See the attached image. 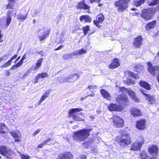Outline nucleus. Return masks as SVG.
<instances>
[{"label": "nucleus", "instance_id": "cd10ccee", "mask_svg": "<svg viewBox=\"0 0 159 159\" xmlns=\"http://www.w3.org/2000/svg\"><path fill=\"white\" fill-rule=\"evenodd\" d=\"M86 52L87 51L86 50L81 49L74 52H73V54L74 55H80L82 54H85Z\"/></svg>", "mask_w": 159, "mask_h": 159}, {"label": "nucleus", "instance_id": "f03ea898", "mask_svg": "<svg viewBox=\"0 0 159 159\" xmlns=\"http://www.w3.org/2000/svg\"><path fill=\"white\" fill-rule=\"evenodd\" d=\"M92 129H84L76 131L74 133V139L75 140L80 141L82 140L85 139L89 135V131Z\"/></svg>", "mask_w": 159, "mask_h": 159}, {"label": "nucleus", "instance_id": "37998d69", "mask_svg": "<svg viewBox=\"0 0 159 159\" xmlns=\"http://www.w3.org/2000/svg\"><path fill=\"white\" fill-rule=\"evenodd\" d=\"M11 62H10L9 61L6 62L2 66L3 68L7 67L11 64Z\"/></svg>", "mask_w": 159, "mask_h": 159}, {"label": "nucleus", "instance_id": "f8f14e48", "mask_svg": "<svg viewBox=\"0 0 159 159\" xmlns=\"http://www.w3.org/2000/svg\"><path fill=\"white\" fill-rule=\"evenodd\" d=\"M131 114L134 117L139 116L142 115V112L138 108H132L130 110Z\"/></svg>", "mask_w": 159, "mask_h": 159}, {"label": "nucleus", "instance_id": "e433bc0d", "mask_svg": "<svg viewBox=\"0 0 159 159\" xmlns=\"http://www.w3.org/2000/svg\"><path fill=\"white\" fill-rule=\"evenodd\" d=\"M77 76V78L76 79H77L79 77V75H77L75 74L74 75H71L69 77V78H66L65 79H62L61 80H62V81L63 82H66L67 81V80H68V79H69L70 78H71V77H73V76Z\"/></svg>", "mask_w": 159, "mask_h": 159}, {"label": "nucleus", "instance_id": "f257e3e1", "mask_svg": "<svg viewBox=\"0 0 159 159\" xmlns=\"http://www.w3.org/2000/svg\"><path fill=\"white\" fill-rule=\"evenodd\" d=\"M116 101L118 103L119 105L116 103L110 104L107 106L109 110L111 111H121L124 110L123 106H126L128 100V98L124 95H119L116 98Z\"/></svg>", "mask_w": 159, "mask_h": 159}, {"label": "nucleus", "instance_id": "774afa93", "mask_svg": "<svg viewBox=\"0 0 159 159\" xmlns=\"http://www.w3.org/2000/svg\"><path fill=\"white\" fill-rule=\"evenodd\" d=\"M157 79L159 83V73L158 74V75H157Z\"/></svg>", "mask_w": 159, "mask_h": 159}, {"label": "nucleus", "instance_id": "aec40b11", "mask_svg": "<svg viewBox=\"0 0 159 159\" xmlns=\"http://www.w3.org/2000/svg\"><path fill=\"white\" fill-rule=\"evenodd\" d=\"M12 12V11H8L7 13V15L5 20L6 22V26H8L11 23V16L10 15V14Z\"/></svg>", "mask_w": 159, "mask_h": 159}, {"label": "nucleus", "instance_id": "412c9836", "mask_svg": "<svg viewBox=\"0 0 159 159\" xmlns=\"http://www.w3.org/2000/svg\"><path fill=\"white\" fill-rule=\"evenodd\" d=\"M80 20L81 21H84L85 22H90L92 19L89 15H84L80 16Z\"/></svg>", "mask_w": 159, "mask_h": 159}, {"label": "nucleus", "instance_id": "f3484780", "mask_svg": "<svg viewBox=\"0 0 159 159\" xmlns=\"http://www.w3.org/2000/svg\"><path fill=\"white\" fill-rule=\"evenodd\" d=\"M120 64L119 60L117 59H115L113 60L112 63L110 65L109 68L110 69H114L119 66Z\"/></svg>", "mask_w": 159, "mask_h": 159}, {"label": "nucleus", "instance_id": "0e129e2a", "mask_svg": "<svg viewBox=\"0 0 159 159\" xmlns=\"http://www.w3.org/2000/svg\"><path fill=\"white\" fill-rule=\"evenodd\" d=\"M94 93H92L91 94H89V95H88V96H87H87H91V97H93L94 95Z\"/></svg>", "mask_w": 159, "mask_h": 159}, {"label": "nucleus", "instance_id": "f704fd0d", "mask_svg": "<svg viewBox=\"0 0 159 159\" xmlns=\"http://www.w3.org/2000/svg\"><path fill=\"white\" fill-rule=\"evenodd\" d=\"M128 73L129 75L131 77H133L135 79H138L139 78V75L136 73L132 72L130 71H129Z\"/></svg>", "mask_w": 159, "mask_h": 159}, {"label": "nucleus", "instance_id": "dca6fc26", "mask_svg": "<svg viewBox=\"0 0 159 159\" xmlns=\"http://www.w3.org/2000/svg\"><path fill=\"white\" fill-rule=\"evenodd\" d=\"M142 38L141 36H139L135 39L134 43V46L136 48H139L142 44Z\"/></svg>", "mask_w": 159, "mask_h": 159}, {"label": "nucleus", "instance_id": "338daca9", "mask_svg": "<svg viewBox=\"0 0 159 159\" xmlns=\"http://www.w3.org/2000/svg\"><path fill=\"white\" fill-rule=\"evenodd\" d=\"M43 102V101H42V100H41L40 99V100L38 102L39 105H40Z\"/></svg>", "mask_w": 159, "mask_h": 159}, {"label": "nucleus", "instance_id": "2f4dec72", "mask_svg": "<svg viewBox=\"0 0 159 159\" xmlns=\"http://www.w3.org/2000/svg\"><path fill=\"white\" fill-rule=\"evenodd\" d=\"M148 66V70H159V68H158V67L157 66H153L151 62H148L147 63Z\"/></svg>", "mask_w": 159, "mask_h": 159}, {"label": "nucleus", "instance_id": "bb28decb", "mask_svg": "<svg viewBox=\"0 0 159 159\" xmlns=\"http://www.w3.org/2000/svg\"><path fill=\"white\" fill-rule=\"evenodd\" d=\"M156 24V21L154 20L151 22L149 23L148 24L146 25V28L147 30H149L151 28H153Z\"/></svg>", "mask_w": 159, "mask_h": 159}, {"label": "nucleus", "instance_id": "8fccbe9b", "mask_svg": "<svg viewBox=\"0 0 159 159\" xmlns=\"http://www.w3.org/2000/svg\"><path fill=\"white\" fill-rule=\"evenodd\" d=\"M83 145L84 147L87 148H88V147L90 145V142H87V143H84L83 144Z\"/></svg>", "mask_w": 159, "mask_h": 159}, {"label": "nucleus", "instance_id": "1a4fd4ad", "mask_svg": "<svg viewBox=\"0 0 159 159\" xmlns=\"http://www.w3.org/2000/svg\"><path fill=\"white\" fill-rule=\"evenodd\" d=\"M153 11L151 9L145 10L143 11V13L141 15V16L146 20H150L152 17Z\"/></svg>", "mask_w": 159, "mask_h": 159}, {"label": "nucleus", "instance_id": "c9c22d12", "mask_svg": "<svg viewBox=\"0 0 159 159\" xmlns=\"http://www.w3.org/2000/svg\"><path fill=\"white\" fill-rule=\"evenodd\" d=\"M6 128V126L4 124H0V133H4L5 132L3 130V129Z\"/></svg>", "mask_w": 159, "mask_h": 159}, {"label": "nucleus", "instance_id": "c03bdc74", "mask_svg": "<svg viewBox=\"0 0 159 159\" xmlns=\"http://www.w3.org/2000/svg\"><path fill=\"white\" fill-rule=\"evenodd\" d=\"M22 159H29L30 157L27 155H25L21 154L20 155Z\"/></svg>", "mask_w": 159, "mask_h": 159}, {"label": "nucleus", "instance_id": "b1692460", "mask_svg": "<svg viewBox=\"0 0 159 159\" xmlns=\"http://www.w3.org/2000/svg\"><path fill=\"white\" fill-rule=\"evenodd\" d=\"M25 59V54H24L21 60L16 65H13L11 69H15L17 67L20 66L23 64V61Z\"/></svg>", "mask_w": 159, "mask_h": 159}, {"label": "nucleus", "instance_id": "4be33fe9", "mask_svg": "<svg viewBox=\"0 0 159 159\" xmlns=\"http://www.w3.org/2000/svg\"><path fill=\"white\" fill-rule=\"evenodd\" d=\"M140 85L147 90H150L151 88V86L148 83L143 81H141L139 82Z\"/></svg>", "mask_w": 159, "mask_h": 159}, {"label": "nucleus", "instance_id": "0eeeda50", "mask_svg": "<svg viewBox=\"0 0 159 159\" xmlns=\"http://www.w3.org/2000/svg\"><path fill=\"white\" fill-rule=\"evenodd\" d=\"M113 125L116 127H121L124 125V121L123 119L119 116L115 115L113 116Z\"/></svg>", "mask_w": 159, "mask_h": 159}, {"label": "nucleus", "instance_id": "9d476101", "mask_svg": "<svg viewBox=\"0 0 159 159\" xmlns=\"http://www.w3.org/2000/svg\"><path fill=\"white\" fill-rule=\"evenodd\" d=\"M140 92L143 93L146 99L148 101V103L150 104H154L155 101V99L154 97L150 95H148L144 93V91L142 89L139 90Z\"/></svg>", "mask_w": 159, "mask_h": 159}, {"label": "nucleus", "instance_id": "69168bd1", "mask_svg": "<svg viewBox=\"0 0 159 159\" xmlns=\"http://www.w3.org/2000/svg\"><path fill=\"white\" fill-rule=\"evenodd\" d=\"M9 2H12V3H14L15 2V0H8Z\"/></svg>", "mask_w": 159, "mask_h": 159}, {"label": "nucleus", "instance_id": "a211bd4d", "mask_svg": "<svg viewBox=\"0 0 159 159\" xmlns=\"http://www.w3.org/2000/svg\"><path fill=\"white\" fill-rule=\"evenodd\" d=\"M148 152L151 153H155L157 155L158 153V148L156 145H152L149 148Z\"/></svg>", "mask_w": 159, "mask_h": 159}, {"label": "nucleus", "instance_id": "de8ad7c7", "mask_svg": "<svg viewBox=\"0 0 159 159\" xmlns=\"http://www.w3.org/2000/svg\"><path fill=\"white\" fill-rule=\"evenodd\" d=\"M134 68L137 69H141L142 68V65H136L134 66Z\"/></svg>", "mask_w": 159, "mask_h": 159}, {"label": "nucleus", "instance_id": "a19ab883", "mask_svg": "<svg viewBox=\"0 0 159 159\" xmlns=\"http://www.w3.org/2000/svg\"><path fill=\"white\" fill-rule=\"evenodd\" d=\"M158 70H148L149 72L153 75H158L157 73Z\"/></svg>", "mask_w": 159, "mask_h": 159}, {"label": "nucleus", "instance_id": "603ef678", "mask_svg": "<svg viewBox=\"0 0 159 159\" xmlns=\"http://www.w3.org/2000/svg\"><path fill=\"white\" fill-rule=\"evenodd\" d=\"M17 57V55L15 54L12 57H11L10 59L9 60L10 62H11V61L15 59Z\"/></svg>", "mask_w": 159, "mask_h": 159}, {"label": "nucleus", "instance_id": "2eb2a0df", "mask_svg": "<svg viewBox=\"0 0 159 159\" xmlns=\"http://www.w3.org/2000/svg\"><path fill=\"white\" fill-rule=\"evenodd\" d=\"M73 155L70 152H66L60 154L58 159H73Z\"/></svg>", "mask_w": 159, "mask_h": 159}, {"label": "nucleus", "instance_id": "a878e982", "mask_svg": "<svg viewBox=\"0 0 159 159\" xmlns=\"http://www.w3.org/2000/svg\"><path fill=\"white\" fill-rule=\"evenodd\" d=\"M49 34V32L48 31H44L43 33V35H39L38 36V38L40 41H42L45 39L46 36L48 35Z\"/></svg>", "mask_w": 159, "mask_h": 159}, {"label": "nucleus", "instance_id": "13d9d810", "mask_svg": "<svg viewBox=\"0 0 159 159\" xmlns=\"http://www.w3.org/2000/svg\"><path fill=\"white\" fill-rule=\"evenodd\" d=\"M5 75L7 76H8L10 75V74L8 70H6L5 72Z\"/></svg>", "mask_w": 159, "mask_h": 159}, {"label": "nucleus", "instance_id": "680f3d73", "mask_svg": "<svg viewBox=\"0 0 159 159\" xmlns=\"http://www.w3.org/2000/svg\"><path fill=\"white\" fill-rule=\"evenodd\" d=\"M46 98H45L43 95L40 99L43 101Z\"/></svg>", "mask_w": 159, "mask_h": 159}, {"label": "nucleus", "instance_id": "4468645a", "mask_svg": "<svg viewBox=\"0 0 159 159\" xmlns=\"http://www.w3.org/2000/svg\"><path fill=\"white\" fill-rule=\"evenodd\" d=\"M104 17L103 14L100 13L98 15L97 17L96 20H93L94 24L97 27H99L100 26L98 23H101L104 20Z\"/></svg>", "mask_w": 159, "mask_h": 159}, {"label": "nucleus", "instance_id": "052dcab7", "mask_svg": "<svg viewBox=\"0 0 159 159\" xmlns=\"http://www.w3.org/2000/svg\"><path fill=\"white\" fill-rule=\"evenodd\" d=\"M86 157L84 155H81V156L80 159H86Z\"/></svg>", "mask_w": 159, "mask_h": 159}, {"label": "nucleus", "instance_id": "7ed1b4c3", "mask_svg": "<svg viewBox=\"0 0 159 159\" xmlns=\"http://www.w3.org/2000/svg\"><path fill=\"white\" fill-rule=\"evenodd\" d=\"M131 138L130 136L127 133H124L121 135V137L118 142L121 146L125 147L130 144Z\"/></svg>", "mask_w": 159, "mask_h": 159}, {"label": "nucleus", "instance_id": "e2e57ef3", "mask_svg": "<svg viewBox=\"0 0 159 159\" xmlns=\"http://www.w3.org/2000/svg\"><path fill=\"white\" fill-rule=\"evenodd\" d=\"M51 140V139L50 138H49L48 139H47V140H45V141H44L43 142H45V144H46V143L48 142V141H50Z\"/></svg>", "mask_w": 159, "mask_h": 159}, {"label": "nucleus", "instance_id": "bf43d9fd", "mask_svg": "<svg viewBox=\"0 0 159 159\" xmlns=\"http://www.w3.org/2000/svg\"><path fill=\"white\" fill-rule=\"evenodd\" d=\"M63 47V45H61L59 47H58L57 48H56L55 49V51L59 50L61 49Z\"/></svg>", "mask_w": 159, "mask_h": 159}, {"label": "nucleus", "instance_id": "3c124183", "mask_svg": "<svg viewBox=\"0 0 159 159\" xmlns=\"http://www.w3.org/2000/svg\"><path fill=\"white\" fill-rule=\"evenodd\" d=\"M50 91L49 90H48L44 93L43 95L46 98L48 96V95L50 93Z\"/></svg>", "mask_w": 159, "mask_h": 159}, {"label": "nucleus", "instance_id": "7c9ffc66", "mask_svg": "<svg viewBox=\"0 0 159 159\" xmlns=\"http://www.w3.org/2000/svg\"><path fill=\"white\" fill-rule=\"evenodd\" d=\"M145 0H134V5L136 7H139L143 4Z\"/></svg>", "mask_w": 159, "mask_h": 159}, {"label": "nucleus", "instance_id": "58836bf2", "mask_svg": "<svg viewBox=\"0 0 159 159\" xmlns=\"http://www.w3.org/2000/svg\"><path fill=\"white\" fill-rule=\"evenodd\" d=\"M14 5L12 2H9L8 3L7 5L6 8L7 9H12L14 7Z\"/></svg>", "mask_w": 159, "mask_h": 159}, {"label": "nucleus", "instance_id": "6e6d98bb", "mask_svg": "<svg viewBox=\"0 0 159 159\" xmlns=\"http://www.w3.org/2000/svg\"><path fill=\"white\" fill-rule=\"evenodd\" d=\"M45 144V142H43L41 144L39 145L38 147L39 148H42L43 147V146Z\"/></svg>", "mask_w": 159, "mask_h": 159}, {"label": "nucleus", "instance_id": "ea45409f", "mask_svg": "<svg viewBox=\"0 0 159 159\" xmlns=\"http://www.w3.org/2000/svg\"><path fill=\"white\" fill-rule=\"evenodd\" d=\"M39 77L40 78H44L48 76V75L45 73H42L39 74L38 75Z\"/></svg>", "mask_w": 159, "mask_h": 159}, {"label": "nucleus", "instance_id": "473e14b6", "mask_svg": "<svg viewBox=\"0 0 159 159\" xmlns=\"http://www.w3.org/2000/svg\"><path fill=\"white\" fill-rule=\"evenodd\" d=\"M73 55H74L73 54V53L71 54L66 53L64 54L62 57L63 59L67 60L71 58Z\"/></svg>", "mask_w": 159, "mask_h": 159}, {"label": "nucleus", "instance_id": "72a5a7b5", "mask_svg": "<svg viewBox=\"0 0 159 159\" xmlns=\"http://www.w3.org/2000/svg\"><path fill=\"white\" fill-rule=\"evenodd\" d=\"M141 159H148V157L144 151H142L140 154Z\"/></svg>", "mask_w": 159, "mask_h": 159}, {"label": "nucleus", "instance_id": "5701e85b", "mask_svg": "<svg viewBox=\"0 0 159 159\" xmlns=\"http://www.w3.org/2000/svg\"><path fill=\"white\" fill-rule=\"evenodd\" d=\"M128 93L131 97V98L134 101L137 102H139V99L137 98L135 95V93L133 91L129 90L128 91Z\"/></svg>", "mask_w": 159, "mask_h": 159}, {"label": "nucleus", "instance_id": "393cba45", "mask_svg": "<svg viewBox=\"0 0 159 159\" xmlns=\"http://www.w3.org/2000/svg\"><path fill=\"white\" fill-rule=\"evenodd\" d=\"M11 134L16 139L15 140L16 142H20V141L19 139H16L17 138H21V136L20 134H16L15 132H10Z\"/></svg>", "mask_w": 159, "mask_h": 159}, {"label": "nucleus", "instance_id": "49530a36", "mask_svg": "<svg viewBox=\"0 0 159 159\" xmlns=\"http://www.w3.org/2000/svg\"><path fill=\"white\" fill-rule=\"evenodd\" d=\"M127 84L129 85L134 84L135 83L134 81L132 80L129 79L127 81Z\"/></svg>", "mask_w": 159, "mask_h": 159}, {"label": "nucleus", "instance_id": "09e8293b", "mask_svg": "<svg viewBox=\"0 0 159 159\" xmlns=\"http://www.w3.org/2000/svg\"><path fill=\"white\" fill-rule=\"evenodd\" d=\"M7 59V55H4L0 58V62L4 60H6Z\"/></svg>", "mask_w": 159, "mask_h": 159}, {"label": "nucleus", "instance_id": "423d86ee", "mask_svg": "<svg viewBox=\"0 0 159 159\" xmlns=\"http://www.w3.org/2000/svg\"><path fill=\"white\" fill-rule=\"evenodd\" d=\"M81 111H82V109L81 108L72 109L69 111L68 113L70 114V116H72L73 119L75 120L84 121V119L79 117L78 116L79 115V114H77L76 115L75 114V113L79 112Z\"/></svg>", "mask_w": 159, "mask_h": 159}, {"label": "nucleus", "instance_id": "5fc2aeb1", "mask_svg": "<svg viewBox=\"0 0 159 159\" xmlns=\"http://www.w3.org/2000/svg\"><path fill=\"white\" fill-rule=\"evenodd\" d=\"M89 2L91 3H93V2H99L101 0H89Z\"/></svg>", "mask_w": 159, "mask_h": 159}, {"label": "nucleus", "instance_id": "6e6552de", "mask_svg": "<svg viewBox=\"0 0 159 159\" xmlns=\"http://www.w3.org/2000/svg\"><path fill=\"white\" fill-rule=\"evenodd\" d=\"M11 149H7L6 147L0 146V153L2 155L6 157L7 159H12L10 153H12Z\"/></svg>", "mask_w": 159, "mask_h": 159}, {"label": "nucleus", "instance_id": "79ce46f5", "mask_svg": "<svg viewBox=\"0 0 159 159\" xmlns=\"http://www.w3.org/2000/svg\"><path fill=\"white\" fill-rule=\"evenodd\" d=\"M88 88L91 91H93L94 89L97 88V86L96 85H89Z\"/></svg>", "mask_w": 159, "mask_h": 159}, {"label": "nucleus", "instance_id": "c756f323", "mask_svg": "<svg viewBox=\"0 0 159 159\" xmlns=\"http://www.w3.org/2000/svg\"><path fill=\"white\" fill-rule=\"evenodd\" d=\"M43 60V58H41L37 60L36 63L34 67V69H37L40 67Z\"/></svg>", "mask_w": 159, "mask_h": 159}, {"label": "nucleus", "instance_id": "39448f33", "mask_svg": "<svg viewBox=\"0 0 159 159\" xmlns=\"http://www.w3.org/2000/svg\"><path fill=\"white\" fill-rule=\"evenodd\" d=\"M144 141V140L143 138L141 137L139 138L138 139L137 142H135L131 145L130 150L134 151L140 150Z\"/></svg>", "mask_w": 159, "mask_h": 159}, {"label": "nucleus", "instance_id": "4c0bfd02", "mask_svg": "<svg viewBox=\"0 0 159 159\" xmlns=\"http://www.w3.org/2000/svg\"><path fill=\"white\" fill-rule=\"evenodd\" d=\"M89 30V26L87 25L83 28V30L85 35L87 33L88 31Z\"/></svg>", "mask_w": 159, "mask_h": 159}, {"label": "nucleus", "instance_id": "c85d7f7f", "mask_svg": "<svg viewBox=\"0 0 159 159\" xmlns=\"http://www.w3.org/2000/svg\"><path fill=\"white\" fill-rule=\"evenodd\" d=\"M18 20L23 21L26 19L27 17V14L25 15H22L21 14H18L17 16Z\"/></svg>", "mask_w": 159, "mask_h": 159}, {"label": "nucleus", "instance_id": "a18cd8bd", "mask_svg": "<svg viewBox=\"0 0 159 159\" xmlns=\"http://www.w3.org/2000/svg\"><path fill=\"white\" fill-rule=\"evenodd\" d=\"M159 3V0H154L153 1L150 3L151 6L155 5Z\"/></svg>", "mask_w": 159, "mask_h": 159}, {"label": "nucleus", "instance_id": "20e7f679", "mask_svg": "<svg viewBox=\"0 0 159 159\" xmlns=\"http://www.w3.org/2000/svg\"><path fill=\"white\" fill-rule=\"evenodd\" d=\"M129 2V0H119L115 2V6L118 7V11L123 12L128 7Z\"/></svg>", "mask_w": 159, "mask_h": 159}, {"label": "nucleus", "instance_id": "864d4df0", "mask_svg": "<svg viewBox=\"0 0 159 159\" xmlns=\"http://www.w3.org/2000/svg\"><path fill=\"white\" fill-rule=\"evenodd\" d=\"M40 131V129H38L37 130L34 131L33 133V134H32V135L34 136H35L36 134H38L39 133Z\"/></svg>", "mask_w": 159, "mask_h": 159}, {"label": "nucleus", "instance_id": "ddd939ff", "mask_svg": "<svg viewBox=\"0 0 159 159\" xmlns=\"http://www.w3.org/2000/svg\"><path fill=\"white\" fill-rule=\"evenodd\" d=\"M76 7L77 9H82L84 10H89L90 8V7L85 3L84 0L79 2Z\"/></svg>", "mask_w": 159, "mask_h": 159}, {"label": "nucleus", "instance_id": "6ab92c4d", "mask_svg": "<svg viewBox=\"0 0 159 159\" xmlns=\"http://www.w3.org/2000/svg\"><path fill=\"white\" fill-rule=\"evenodd\" d=\"M101 93L104 98L110 100L111 99V96L105 89H103L100 91Z\"/></svg>", "mask_w": 159, "mask_h": 159}, {"label": "nucleus", "instance_id": "9b49d317", "mask_svg": "<svg viewBox=\"0 0 159 159\" xmlns=\"http://www.w3.org/2000/svg\"><path fill=\"white\" fill-rule=\"evenodd\" d=\"M146 120L145 119L140 120L137 122L136 127L140 130H144L146 128Z\"/></svg>", "mask_w": 159, "mask_h": 159}, {"label": "nucleus", "instance_id": "4d7b16f0", "mask_svg": "<svg viewBox=\"0 0 159 159\" xmlns=\"http://www.w3.org/2000/svg\"><path fill=\"white\" fill-rule=\"evenodd\" d=\"M40 78L39 76L37 75V76L36 77L35 80H34V83L35 84L37 83L39 81V79Z\"/></svg>", "mask_w": 159, "mask_h": 159}]
</instances>
